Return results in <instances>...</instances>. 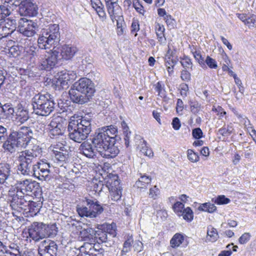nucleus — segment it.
<instances>
[{"label": "nucleus", "instance_id": "39", "mask_svg": "<svg viewBox=\"0 0 256 256\" xmlns=\"http://www.w3.org/2000/svg\"><path fill=\"white\" fill-rule=\"evenodd\" d=\"M118 177L117 176H114L113 179H110L108 182V190L116 189H120L122 188L121 186H120V181L118 180Z\"/></svg>", "mask_w": 256, "mask_h": 256}, {"label": "nucleus", "instance_id": "48", "mask_svg": "<svg viewBox=\"0 0 256 256\" xmlns=\"http://www.w3.org/2000/svg\"><path fill=\"white\" fill-rule=\"evenodd\" d=\"M160 193V190L156 186H154L149 190V196L154 200L156 199Z\"/></svg>", "mask_w": 256, "mask_h": 256}, {"label": "nucleus", "instance_id": "42", "mask_svg": "<svg viewBox=\"0 0 256 256\" xmlns=\"http://www.w3.org/2000/svg\"><path fill=\"white\" fill-rule=\"evenodd\" d=\"M212 202L217 204H228L230 200L228 198H226L224 195L218 196L214 200L212 199Z\"/></svg>", "mask_w": 256, "mask_h": 256}, {"label": "nucleus", "instance_id": "36", "mask_svg": "<svg viewBox=\"0 0 256 256\" xmlns=\"http://www.w3.org/2000/svg\"><path fill=\"white\" fill-rule=\"evenodd\" d=\"M200 210L205 211L210 213L214 212L216 210V208L214 204L206 202L202 204L199 208Z\"/></svg>", "mask_w": 256, "mask_h": 256}, {"label": "nucleus", "instance_id": "19", "mask_svg": "<svg viewBox=\"0 0 256 256\" xmlns=\"http://www.w3.org/2000/svg\"><path fill=\"white\" fill-rule=\"evenodd\" d=\"M68 94L70 100L72 102L78 104H83L89 102L92 98L81 91L79 90L74 86H72L69 90Z\"/></svg>", "mask_w": 256, "mask_h": 256}, {"label": "nucleus", "instance_id": "33", "mask_svg": "<svg viewBox=\"0 0 256 256\" xmlns=\"http://www.w3.org/2000/svg\"><path fill=\"white\" fill-rule=\"evenodd\" d=\"M165 28L162 25L158 24L156 28V34L158 37V40L160 44H164L166 41V38L164 37V32Z\"/></svg>", "mask_w": 256, "mask_h": 256}, {"label": "nucleus", "instance_id": "23", "mask_svg": "<svg viewBox=\"0 0 256 256\" xmlns=\"http://www.w3.org/2000/svg\"><path fill=\"white\" fill-rule=\"evenodd\" d=\"M80 253L86 254L89 256H96L98 252H102V248L97 249L95 248V244L93 245L92 243L85 242L80 247Z\"/></svg>", "mask_w": 256, "mask_h": 256}, {"label": "nucleus", "instance_id": "47", "mask_svg": "<svg viewBox=\"0 0 256 256\" xmlns=\"http://www.w3.org/2000/svg\"><path fill=\"white\" fill-rule=\"evenodd\" d=\"M8 53L10 54V56L13 57H17L20 55V50L18 46L14 45L10 46L8 49Z\"/></svg>", "mask_w": 256, "mask_h": 256}, {"label": "nucleus", "instance_id": "29", "mask_svg": "<svg viewBox=\"0 0 256 256\" xmlns=\"http://www.w3.org/2000/svg\"><path fill=\"white\" fill-rule=\"evenodd\" d=\"M8 164H0V184H4L8 179L10 170Z\"/></svg>", "mask_w": 256, "mask_h": 256}, {"label": "nucleus", "instance_id": "50", "mask_svg": "<svg viewBox=\"0 0 256 256\" xmlns=\"http://www.w3.org/2000/svg\"><path fill=\"white\" fill-rule=\"evenodd\" d=\"M188 158L192 162H196L199 160V157L197 154L194 152L192 150H188Z\"/></svg>", "mask_w": 256, "mask_h": 256}, {"label": "nucleus", "instance_id": "18", "mask_svg": "<svg viewBox=\"0 0 256 256\" xmlns=\"http://www.w3.org/2000/svg\"><path fill=\"white\" fill-rule=\"evenodd\" d=\"M104 228H106L107 230H110V232H106L102 230L101 229H98L96 230L94 238V240L96 241L98 244L103 242H108L110 240V236L112 235V237H114L116 236V232L114 230H113V226L112 224H107L106 226H103Z\"/></svg>", "mask_w": 256, "mask_h": 256}, {"label": "nucleus", "instance_id": "52", "mask_svg": "<svg viewBox=\"0 0 256 256\" xmlns=\"http://www.w3.org/2000/svg\"><path fill=\"white\" fill-rule=\"evenodd\" d=\"M251 234L249 232H245L238 238V242L242 244L247 243L250 240Z\"/></svg>", "mask_w": 256, "mask_h": 256}, {"label": "nucleus", "instance_id": "38", "mask_svg": "<svg viewBox=\"0 0 256 256\" xmlns=\"http://www.w3.org/2000/svg\"><path fill=\"white\" fill-rule=\"evenodd\" d=\"M110 192V197L112 200L117 202L120 200L122 197V188L116 190L112 189L109 190Z\"/></svg>", "mask_w": 256, "mask_h": 256}, {"label": "nucleus", "instance_id": "17", "mask_svg": "<svg viewBox=\"0 0 256 256\" xmlns=\"http://www.w3.org/2000/svg\"><path fill=\"white\" fill-rule=\"evenodd\" d=\"M106 6L108 14L112 20L114 22L116 20L117 22L118 28H120L119 21L122 20V10L118 4L117 1H112L108 2L106 1Z\"/></svg>", "mask_w": 256, "mask_h": 256}, {"label": "nucleus", "instance_id": "20", "mask_svg": "<svg viewBox=\"0 0 256 256\" xmlns=\"http://www.w3.org/2000/svg\"><path fill=\"white\" fill-rule=\"evenodd\" d=\"M18 6L20 16H33L38 13L36 6L30 0H24Z\"/></svg>", "mask_w": 256, "mask_h": 256}, {"label": "nucleus", "instance_id": "55", "mask_svg": "<svg viewBox=\"0 0 256 256\" xmlns=\"http://www.w3.org/2000/svg\"><path fill=\"white\" fill-rule=\"evenodd\" d=\"M180 78L184 81L189 82L191 80V74L187 70H183L181 72Z\"/></svg>", "mask_w": 256, "mask_h": 256}, {"label": "nucleus", "instance_id": "59", "mask_svg": "<svg viewBox=\"0 0 256 256\" xmlns=\"http://www.w3.org/2000/svg\"><path fill=\"white\" fill-rule=\"evenodd\" d=\"M27 208V210H28L30 212H32L35 210H39L38 204L36 202L31 200L30 199V200Z\"/></svg>", "mask_w": 256, "mask_h": 256}, {"label": "nucleus", "instance_id": "25", "mask_svg": "<svg viewBox=\"0 0 256 256\" xmlns=\"http://www.w3.org/2000/svg\"><path fill=\"white\" fill-rule=\"evenodd\" d=\"M6 20H7V22L5 24V26L2 27V30L5 32L1 34L2 38L6 37L12 34L16 28V20L7 18Z\"/></svg>", "mask_w": 256, "mask_h": 256}, {"label": "nucleus", "instance_id": "26", "mask_svg": "<svg viewBox=\"0 0 256 256\" xmlns=\"http://www.w3.org/2000/svg\"><path fill=\"white\" fill-rule=\"evenodd\" d=\"M56 154L53 155L55 160L57 161L62 166L64 164L68 162L70 160V156L69 155V152L66 150L62 152H58L55 150Z\"/></svg>", "mask_w": 256, "mask_h": 256}, {"label": "nucleus", "instance_id": "2", "mask_svg": "<svg viewBox=\"0 0 256 256\" xmlns=\"http://www.w3.org/2000/svg\"><path fill=\"white\" fill-rule=\"evenodd\" d=\"M32 150H25L18 153L17 156L20 164L18 170L24 176H29L31 174L40 180H49L50 170V164L41 161L36 164H32L36 157Z\"/></svg>", "mask_w": 256, "mask_h": 256}, {"label": "nucleus", "instance_id": "6", "mask_svg": "<svg viewBox=\"0 0 256 256\" xmlns=\"http://www.w3.org/2000/svg\"><path fill=\"white\" fill-rule=\"evenodd\" d=\"M30 238L34 242H39L46 238H54L58 233L56 224H46L43 222H34L28 227Z\"/></svg>", "mask_w": 256, "mask_h": 256}, {"label": "nucleus", "instance_id": "40", "mask_svg": "<svg viewBox=\"0 0 256 256\" xmlns=\"http://www.w3.org/2000/svg\"><path fill=\"white\" fill-rule=\"evenodd\" d=\"M49 149L52 152L53 155L56 154L55 150L58 152H62L66 150L65 146L61 142H57L55 144L52 145L50 147Z\"/></svg>", "mask_w": 256, "mask_h": 256}, {"label": "nucleus", "instance_id": "11", "mask_svg": "<svg viewBox=\"0 0 256 256\" xmlns=\"http://www.w3.org/2000/svg\"><path fill=\"white\" fill-rule=\"evenodd\" d=\"M58 60V55L53 49L50 52L46 50V54L44 56H41L38 62L40 70H50L55 66Z\"/></svg>", "mask_w": 256, "mask_h": 256}, {"label": "nucleus", "instance_id": "7", "mask_svg": "<svg viewBox=\"0 0 256 256\" xmlns=\"http://www.w3.org/2000/svg\"><path fill=\"white\" fill-rule=\"evenodd\" d=\"M76 211L80 216L95 218L104 211V208L96 199L84 198L82 204H78Z\"/></svg>", "mask_w": 256, "mask_h": 256}, {"label": "nucleus", "instance_id": "45", "mask_svg": "<svg viewBox=\"0 0 256 256\" xmlns=\"http://www.w3.org/2000/svg\"><path fill=\"white\" fill-rule=\"evenodd\" d=\"M69 76L68 74H64L62 77H60L58 79V83H60V86L63 88L68 87V81H69Z\"/></svg>", "mask_w": 256, "mask_h": 256}, {"label": "nucleus", "instance_id": "4", "mask_svg": "<svg viewBox=\"0 0 256 256\" xmlns=\"http://www.w3.org/2000/svg\"><path fill=\"white\" fill-rule=\"evenodd\" d=\"M91 122L92 119L86 116L78 119L72 117L68 126L70 138L78 143L86 140L92 131Z\"/></svg>", "mask_w": 256, "mask_h": 256}, {"label": "nucleus", "instance_id": "22", "mask_svg": "<svg viewBox=\"0 0 256 256\" xmlns=\"http://www.w3.org/2000/svg\"><path fill=\"white\" fill-rule=\"evenodd\" d=\"M38 46H30L27 52L32 56L36 58L38 60L41 56H44L46 54V50L48 48L43 44L39 42L38 40Z\"/></svg>", "mask_w": 256, "mask_h": 256}, {"label": "nucleus", "instance_id": "5", "mask_svg": "<svg viewBox=\"0 0 256 256\" xmlns=\"http://www.w3.org/2000/svg\"><path fill=\"white\" fill-rule=\"evenodd\" d=\"M32 104L35 114L47 116L54 111L56 104L50 94L38 93L32 98Z\"/></svg>", "mask_w": 256, "mask_h": 256}, {"label": "nucleus", "instance_id": "34", "mask_svg": "<svg viewBox=\"0 0 256 256\" xmlns=\"http://www.w3.org/2000/svg\"><path fill=\"white\" fill-rule=\"evenodd\" d=\"M188 102L192 113L194 115H197L201 110V104L198 102L193 100H190Z\"/></svg>", "mask_w": 256, "mask_h": 256}, {"label": "nucleus", "instance_id": "14", "mask_svg": "<svg viewBox=\"0 0 256 256\" xmlns=\"http://www.w3.org/2000/svg\"><path fill=\"white\" fill-rule=\"evenodd\" d=\"M8 194L12 197L10 205L24 210H27L30 196L27 194H20L14 192V190H9Z\"/></svg>", "mask_w": 256, "mask_h": 256}, {"label": "nucleus", "instance_id": "57", "mask_svg": "<svg viewBox=\"0 0 256 256\" xmlns=\"http://www.w3.org/2000/svg\"><path fill=\"white\" fill-rule=\"evenodd\" d=\"M140 30V25L138 20H134L131 26V32L135 33L134 36H136V33Z\"/></svg>", "mask_w": 256, "mask_h": 256}, {"label": "nucleus", "instance_id": "61", "mask_svg": "<svg viewBox=\"0 0 256 256\" xmlns=\"http://www.w3.org/2000/svg\"><path fill=\"white\" fill-rule=\"evenodd\" d=\"M256 22L255 16H252L250 17L248 16L245 24H248L249 27H254Z\"/></svg>", "mask_w": 256, "mask_h": 256}, {"label": "nucleus", "instance_id": "62", "mask_svg": "<svg viewBox=\"0 0 256 256\" xmlns=\"http://www.w3.org/2000/svg\"><path fill=\"white\" fill-rule=\"evenodd\" d=\"M172 124L174 129L176 130H178L181 126L180 120L178 118H173Z\"/></svg>", "mask_w": 256, "mask_h": 256}, {"label": "nucleus", "instance_id": "16", "mask_svg": "<svg viewBox=\"0 0 256 256\" xmlns=\"http://www.w3.org/2000/svg\"><path fill=\"white\" fill-rule=\"evenodd\" d=\"M4 5L0 6V22L4 20L12 10L20 5L24 0H2Z\"/></svg>", "mask_w": 256, "mask_h": 256}, {"label": "nucleus", "instance_id": "37", "mask_svg": "<svg viewBox=\"0 0 256 256\" xmlns=\"http://www.w3.org/2000/svg\"><path fill=\"white\" fill-rule=\"evenodd\" d=\"M182 213L181 216H182L183 218L187 222H190L193 220L194 214L190 208L187 207L185 208Z\"/></svg>", "mask_w": 256, "mask_h": 256}, {"label": "nucleus", "instance_id": "56", "mask_svg": "<svg viewBox=\"0 0 256 256\" xmlns=\"http://www.w3.org/2000/svg\"><path fill=\"white\" fill-rule=\"evenodd\" d=\"M155 90L158 92V96L162 97L164 95V90L160 82H158L156 85Z\"/></svg>", "mask_w": 256, "mask_h": 256}, {"label": "nucleus", "instance_id": "44", "mask_svg": "<svg viewBox=\"0 0 256 256\" xmlns=\"http://www.w3.org/2000/svg\"><path fill=\"white\" fill-rule=\"evenodd\" d=\"M2 108L6 116L13 114L14 112V106L11 103H6L4 105L2 104Z\"/></svg>", "mask_w": 256, "mask_h": 256}, {"label": "nucleus", "instance_id": "64", "mask_svg": "<svg viewBox=\"0 0 256 256\" xmlns=\"http://www.w3.org/2000/svg\"><path fill=\"white\" fill-rule=\"evenodd\" d=\"M142 153L144 154L145 156L149 157L153 156V152L151 149L148 148V147H144L140 150Z\"/></svg>", "mask_w": 256, "mask_h": 256}, {"label": "nucleus", "instance_id": "49", "mask_svg": "<svg viewBox=\"0 0 256 256\" xmlns=\"http://www.w3.org/2000/svg\"><path fill=\"white\" fill-rule=\"evenodd\" d=\"M193 54L194 58L198 62L200 66L203 68L206 67V65L205 64L204 62L205 60L204 59V58L202 56L200 52H195Z\"/></svg>", "mask_w": 256, "mask_h": 256}, {"label": "nucleus", "instance_id": "13", "mask_svg": "<svg viewBox=\"0 0 256 256\" xmlns=\"http://www.w3.org/2000/svg\"><path fill=\"white\" fill-rule=\"evenodd\" d=\"M55 54L58 55L59 60H71L78 51V48L71 44H64L58 48H54Z\"/></svg>", "mask_w": 256, "mask_h": 256}, {"label": "nucleus", "instance_id": "63", "mask_svg": "<svg viewBox=\"0 0 256 256\" xmlns=\"http://www.w3.org/2000/svg\"><path fill=\"white\" fill-rule=\"evenodd\" d=\"M180 94L182 96H186L187 95L186 92L188 90V85L186 84H182L180 85Z\"/></svg>", "mask_w": 256, "mask_h": 256}, {"label": "nucleus", "instance_id": "51", "mask_svg": "<svg viewBox=\"0 0 256 256\" xmlns=\"http://www.w3.org/2000/svg\"><path fill=\"white\" fill-rule=\"evenodd\" d=\"M180 62L182 66L184 68H192V64L191 61V60L188 56H184V58H182V60Z\"/></svg>", "mask_w": 256, "mask_h": 256}, {"label": "nucleus", "instance_id": "8", "mask_svg": "<svg viewBox=\"0 0 256 256\" xmlns=\"http://www.w3.org/2000/svg\"><path fill=\"white\" fill-rule=\"evenodd\" d=\"M38 38V42L43 44L48 48L60 40V32L58 24H50L42 28Z\"/></svg>", "mask_w": 256, "mask_h": 256}, {"label": "nucleus", "instance_id": "60", "mask_svg": "<svg viewBox=\"0 0 256 256\" xmlns=\"http://www.w3.org/2000/svg\"><path fill=\"white\" fill-rule=\"evenodd\" d=\"M192 134L195 138L199 139L202 137V132L200 128H196L192 130Z\"/></svg>", "mask_w": 256, "mask_h": 256}, {"label": "nucleus", "instance_id": "15", "mask_svg": "<svg viewBox=\"0 0 256 256\" xmlns=\"http://www.w3.org/2000/svg\"><path fill=\"white\" fill-rule=\"evenodd\" d=\"M72 86L91 98H92L95 92L94 83L90 80L86 78H80L78 81L75 82Z\"/></svg>", "mask_w": 256, "mask_h": 256}, {"label": "nucleus", "instance_id": "43", "mask_svg": "<svg viewBox=\"0 0 256 256\" xmlns=\"http://www.w3.org/2000/svg\"><path fill=\"white\" fill-rule=\"evenodd\" d=\"M173 209L176 214L178 216H180L182 214V212L184 209V204L180 202H177L174 204Z\"/></svg>", "mask_w": 256, "mask_h": 256}, {"label": "nucleus", "instance_id": "30", "mask_svg": "<svg viewBox=\"0 0 256 256\" xmlns=\"http://www.w3.org/2000/svg\"><path fill=\"white\" fill-rule=\"evenodd\" d=\"M217 230L211 226L208 228L207 236L206 238V242H214L218 238Z\"/></svg>", "mask_w": 256, "mask_h": 256}, {"label": "nucleus", "instance_id": "31", "mask_svg": "<svg viewBox=\"0 0 256 256\" xmlns=\"http://www.w3.org/2000/svg\"><path fill=\"white\" fill-rule=\"evenodd\" d=\"M178 59L176 58L165 57V64L169 74L173 72L174 66L176 64Z\"/></svg>", "mask_w": 256, "mask_h": 256}, {"label": "nucleus", "instance_id": "1", "mask_svg": "<svg viewBox=\"0 0 256 256\" xmlns=\"http://www.w3.org/2000/svg\"><path fill=\"white\" fill-rule=\"evenodd\" d=\"M36 130L30 126H22L18 130H12L8 136L7 129L0 125V142L6 140L3 144L4 150L10 153L16 152L17 148H26L36 137Z\"/></svg>", "mask_w": 256, "mask_h": 256}, {"label": "nucleus", "instance_id": "46", "mask_svg": "<svg viewBox=\"0 0 256 256\" xmlns=\"http://www.w3.org/2000/svg\"><path fill=\"white\" fill-rule=\"evenodd\" d=\"M205 64L208 66L210 68L216 69L218 68V64L216 60L208 56L205 60Z\"/></svg>", "mask_w": 256, "mask_h": 256}, {"label": "nucleus", "instance_id": "53", "mask_svg": "<svg viewBox=\"0 0 256 256\" xmlns=\"http://www.w3.org/2000/svg\"><path fill=\"white\" fill-rule=\"evenodd\" d=\"M133 6L138 12L140 14H144V10L143 6L140 4L139 0H134Z\"/></svg>", "mask_w": 256, "mask_h": 256}, {"label": "nucleus", "instance_id": "28", "mask_svg": "<svg viewBox=\"0 0 256 256\" xmlns=\"http://www.w3.org/2000/svg\"><path fill=\"white\" fill-rule=\"evenodd\" d=\"M50 126L52 128L50 129L48 134L52 138H56V136L62 134L63 130L62 129V125L61 124L51 122Z\"/></svg>", "mask_w": 256, "mask_h": 256}, {"label": "nucleus", "instance_id": "24", "mask_svg": "<svg viewBox=\"0 0 256 256\" xmlns=\"http://www.w3.org/2000/svg\"><path fill=\"white\" fill-rule=\"evenodd\" d=\"M140 178L135 182L134 186L142 190H146L148 186L152 181V178L146 174H139Z\"/></svg>", "mask_w": 256, "mask_h": 256}, {"label": "nucleus", "instance_id": "54", "mask_svg": "<svg viewBox=\"0 0 256 256\" xmlns=\"http://www.w3.org/2000/svg\"><path fill=\"white\" fill-rule=\"evenodd\" d=\"M104 5L102 4V6H98V8H94V10L96 11L97 14L98 15L100 18L102 19V20H105L106 18V14L104 10Z\"/></svg>", "mask_w": 256, "mask_h": 256}, {"label": "nucleus", "instance_id": "3", "mask_svg": "<svg viewBox=\"0 0 256 256\" xmlns=\"http://www.w3.org/2000/svg\"><path fill=\"white\" fill-rule=\"evenodd\" d=\"M117 129L111 125L96 130L92 139V142L98 152L103 158H109L115 157L119 150L115 146Z\"/></svg>", "mask_w": 256, "mask_h": 256}, {"label": "nucleus", "instance_id": "27", "mask_svg": "<svg viewBox=\"0 0 256 256\" xmlns=\"http://www.w3.org/2000/svg\"><path fill=\"white\" fill-rule=\"evenodd\" d=\"M28 112L20 105L16 112V118L20 124H24L29 118Z\"/></svg>", "mask_w": 256, "mask_h": 256}, {"label": "nucleus", "instance_id": "35", "mask_svg": "<svg viewBox=\"0 0 256 256\" xmlns=\"http://www.w3.org/2000/svg\"><path fill=\"white\" fill-rule=\"evenodd\" d=\"M95 232L96 230L93 228L88 226L86 228H84L80 232V235L86 240V238H92L94 236Z\"/></svg>", "mask_w": 256, "mask_h": 256}, {"label": "nucleus", "instance_id": "41", "mask_svg": "<svg viewBox=\"0 0 256 256\" xmlns=\"http://www.w3.org/2000/svg\"><path fill=\"white\" fill-rule=\"evenodd\" d=\"M233 128L232 124H228L226 126H225L222 128L218 130V133L220 134L222 136H230L232 132Z\"/></svg>", "mask_w": 256, "mask_h": 256}, {"label": "nucleus", "instance_id": "9", "mask_svg": "<svg viewBox=\"0 0 256 256\" xmlns=\"http://www.w3.org/2000/svg\"><path fill=\"white\" fill-rule=\"evenodd\" d=\"M38 25L32 20L21 18L18 22V32L27 37L34 36L38 30Z\"/></svg>", "mask_w": 256, "mask_h": 256}, {"label": "nucleus", "instance_id": "32", "mask_svg": "<svg viewBox=\"0 0 256 256\" xmlns=\"http://www.w3.org/2000/svg\"><path fill=\"white\" fill-rule=\"evenodd\" d=\"M184 236L180 234H175L171 239L170 243L172 247H178L184 240Z\"/></svg>", "mask_w": 256, "mask_h": 256}, {"label": "nucleus", "instance_id": "10", "mask_svg": "<svg viewBox=\"0 0 256 256\" xmlns=\"http://www.w3.org/2000/svg\"><path fill=\"white\" fill-rule=\"evenodd\" d=\"M16 187H12L10 190H14V192L20 194H27L30 196L31 193L35 192L38 186V183L28 179L18 181Z\"/></svg>", "mask_w": 256, "mask_h": 256}, {"label": "nucleus", "instance_id": "58", "mask_svg": "<svg viewBox=\"0 0 256 256\" xmlns=\"http://www.w3.org/2000/svg\"><path fill=\"white\" fill-rule=\"evenodd\" d=\"M164 20L167 25L171 28H173L175 25V20L174 18H172V16L170 14L166 15L164 18Z\"/></svg>", "mask_w": 256, "mask_h": 256}, {"label": "nucleus", "instance_id": "21", "mask_svg": "<svg viewBox=\"0 0 256 256\" xmlns=\"http://www.w3.org/2000/svg\"><path fill=\"white\" fill-rule=\"evenodd\" d=\"M80 150L81 152L88 158H92L96 156L98 152L96 148L88 141H84L80 144Z\"/></svg>", "mask_w": 256, "mask_h": 256}, {"label": "nucleus", "instance_id": "12", "mask_svg": "<svg viewBox=\"0 0 256 256\" xmlns=\"http://www.w3.org/2000/svg\"><path fill=\"white\" fill-rule=\"evenodd\" d=\"M58 245L54 241L44 240L42 241L38 248L39 256H57Z\"/></svg>", "mask_w": 256, "mask_h": 256}]
</instances>
